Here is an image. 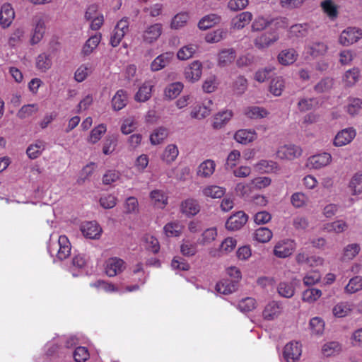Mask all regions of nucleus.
Returning <instances> with one entry per match:
<instances>
[{"instance_id":"nucleus-48","label":"nucleus","mask_w":362,"mask_h":362,"mask_svg":"<svg viewBox=\"0 0 362 362\" xmlns=\"http://www.w3.org/2000/svg\"><path fill=\"white\" fill-rule=\"evenodd\" d=\"M189 16L186 13H178L174 16L171 22V28L179 29L183 27L188 21Z\"/></svg>"},{"instance_id":"nucleus-10","label":"nucleus","mask_w":362,"mask_h":362,"mask_svg":"<svg viewBox=\"0 0 362 362\" xmlns=\"http://www.w3.org/2000/svg\"><path fill=\"white\" fill-rule=\"evenodd\" d=\"M356 136L355 130L352 128L345 129L339 132L334 139V145L342 146L350 143Z\"/></svg>"},{"instance_id":"nucleus-25","label":"nucleus","mask_w":362,"mask_h":362,"mask_svg":"<svg viewBox=\"0 0 362 362\" xmlns=\"http://www.w3.org/2000/svg\"><path fill=\"white\" fill-rule=\"evenodd\" d=\"M324 12L331 18L335 19L338 16L339 6L332 0H325L321 2Z\"/></svg>"},{"instance_id":"nucleus-44","label":"nucleus","mask_w":362,"mask_h":362,"mask_svg":"<svg viewBox=\"0 0 362 362\" xmlns=\"http://www.w3.org/2000/svg\"><path fill=\"white\" fill-rule=\"evenodd\" d=\"M290 33L297 37H305L308 33V25L306 23L293 25L290 28Z\"/></svg>"},{"instance_id":"nucleus-61","label":"nucleus","mask_w":362,"mask_h":362,"mask_svg":"<svg viewBox=\"0 0 362 362\" xmlns=\"http://www.w3.org/2000/svg\"><path fill=\"white\" fill-rule=\"evenodd\" d=\"M180 211L187 217L196 215L199 211V205H180Z\"/></svg>"},{"instance_id":"nucleus-51","label":"nucleus","mask_w":362,"mask_h":362,"mask_svg":"<svg viewBox=\"0 0 362 362\" xmlns=\"http://www.w3.org/2000/svg\"><path fill=\"white\" fill-rule=\"evenodd\" d=\"M210 114V110L206 106L196 105L192 110L190 115L192 118L202 119Z\"/></svg>"},{"instance_id":"nucleus-15","label":"nucleus","mask_w":362,"mask_h":362,"mask_svg":"<svg viewBox=\"0 0 362 362\" xmlns=\"http://www.w3.org/2000/svg\"><path fill=\"white\" fill-rule=\"evenodd\" d=\"M234 139L240 144H247L257 139V134L255 130L240 129L235 132Z\"/></svg>"},{"instance_id":"nucleus-58","label":"nucleus","mask_w":362,"mask_h":362,"mask_svg":"<svg viewBox=\"0 0 362 362\" xmlns=\"http://www.w3.org/2000/svg\"><path fill=\"white\" fill-rule=\"evenodd\" d=\"M217 235L216 228H208L204 230L202 233V238L199 240V243L205 245L214 240Z\"/></svg>"},{"instance_id":"nucleus-56","label":"nucleus","mask_w":362,"mask_h":362,"mask_svg":"<svg viewBox=\"0 0 362 362\" xmlns=\"http://www.w3.org/2000/svg\"><path fill=\"white\" fill-rule=\"evenodd\" d=\"M310 327L315 334H320L324 331L325 323L321 318L315 317L310 320Z\"/></svg>"},{"instance_id":"nucleus-46","label":"nucleus","mask_w":362,"mask_h":362,"mask_svg":"<svg viewBox=\"0 0 362 362\" xmlns=\"http://www.w3.org/2000/svg\"><path fill=\"white\" fill-rule=\"evenodd\" d=\"M360 246L358 244L354 243L348 245L344 250L343 258L344 260L352 259L360 251Z\"/></svg>"},{"instance_id":"nucleus-34","label":"nucleus","mask_w":362,"mask_h":362,"mask_svg":"<svg viewBox=\"0 0 362 362\" xmlns=\"http://www.w3.org/2000/svg\"><path fill=\"white\" fill-rule=\"evenodd\" d=\"M52 66V59L49 55L42 53L40 54L36 59V66L40 71L45 72Z\"/></svg>"},{"instance_id":"nucleus-1","label":"nucleus","mask_w":362,"mask_h":362,"mask_svg":"<svg viewBox=\"0 0 362 362\" xmlns=\"http://www.w3.org/2000/svg\"><path fill=\"white\" fill-rule=\"evenodd\" d=\"M362 37V30L355 27H349L341 33L339 42L343 46H349L358 42Z\"/></svg>"},{"instance_id":"nucleus-5","label":"nucleus","mask_w":362,"mask_h":362,"mask_svg":"<svg viewBox=\"0 0 362 362\" xmlns=\"http://www.w3.org/2000/svg\"><path fill=\"white\" fill-rule=\"evenodd\" d=\"M302 149L295 145H285L280 147L276 151V156L281 159L293 160L299 157Z\"/></svg>"},{"instance_id":"nucleus-55","label":"nucleus","mask_w":362,"mask_h":362,"mask_svg":"<svg viewBox=\"0 0 362 362\" xmlns=\"http://www.w3.org/2000/svg\"><path fill=\"white\" fill-rule=\"evenodd\" d=\"M117 145V137L115 136H108L103 144V152L105 155L110 154L115 150Z\"/></svg>"},{"instance_id":"nucleus-62","label":"nucleus","mask_w":362,"mask_h":362,"mask_svg":"<svg viewBox=\"0 0 362 362\" xmlns=\"http://www.w3.org/2000/svg\"><path fill=\"white\" fill-rule=\"evenodd\" d=\"M237 241L235 238L228 237L222 242L220 247L221 251L230 252L235 247Z\"/></svg>"},{"instance_id":"nucleus-40","label":"nucleus","mask_w":362,"mask_h":362,"mask_svg":"<svg viewBox=\"0 0 362 362\" xmlns=\"http://www.w3.org/2000/svg\"><path fill=\"white\" fill-rule=\"evenodd\" d=\"M322 295L320 289L317 288H308L303 293L302 299L303 301L308 303H313L317 300Z\"/></svg>"},{"instance_id":"nucleus-59","label":"nucleus","mask_w":362,"mask_h":362,"mask_svg":"<svg viewBox=\"0 0 362 362\" xmlns=\"http://www.w3.org/2000/svg\"><path fill=\"white\" fill-rule=\"evenodd\" d=\"M257 168L259 170L264 172L272 171L278 169V165L272 160H262L257 164Z\"/></svg>"},{"instance_id":"nucleus-19","label":"nucleus","mask_w":362,"mask_h":362,"mask_svg":"<svg viewBox=\"0 0 362 362\" xmlns=\"http://www.w3.org/2000/svg\"><path fill=\"white\" fill-rule=\"evenodd\" d=\"M235 57V51L233 49H223L218 54V65L222 67L228 66L233 63Z\"/></svg>"},{"instance_id":"nucleus-16","label":"nucleus","mask_w":362,"mask_h":362,"mask_svg":"<svg viewBox=\"0 0 362 362\" xmlns=\"http://www.w3.org/2000/svg\"><path fill=\"white\" fill-rule=\"evenodd\" d=\"M233 117L231 110H225L217 113L214 117L213 127L219 129L223 127Z\"/></svg>"},{"instance_id":"nucleus-21","label":"nucleus","mask_w":362,"mask_h":362,"mask_svg":"<svg viewBox=\"0 0 362 362\" xmlns=\"http://www.w3.org/2000/svg\"><path fill=\"white\" fill-rule=\"evenodd\" d=\"M297 54L294 49L282 50L278 55L279 62L283 65H289L296 60Z\"/></svg>"},{"instance_id":"nucleus-41","label":"nucleus","mask_w":362,"mask_h":362,"mask_svg":"<svg viewBox=\"0 0 362 362\" xmlns=\"http://www.w3.org/2000/svg\"><path fill=\"white\" fill-rule=\"evenodd\" d=\"M362 289V277L356 276L350 279L349 283L345 287L346 292L354 293Z\"/></svg>"},{"instance_id":"nucleus-22","label":"nucleus","mask_w":362,"mask_h":362,"mask_svg":"<svg viewBox=\"0 0 362 362\" xmlns=\"http://www.w3.org/2000/svg\"><path fill=\"white\" fill-rule=\"evenodd\" d=\"M216 164L212 160H206L202 162L197 171V175L203 177H210L214 172Z\"/></svg>"},{"instance_id":"nucleus-53","label":"nucleus","mask_w":362,"mask_h":362,"mask_svg":"<svg viewBox=\"0 0 362 362\" xmlns=\"http://www.w3.org/2000/svg\"><path fill=\"white\" fill-rule=\"evenodd\" d=\"M89 356L88 349L83 346L77 347L74 352V358L76 362H85Z\"/></svg>"},{"instance_id":"nucleus-52","label":"nucleus","mask_w":362,"mask_h":362,"mask_svg":"<svg viewBox=\"0 0 362 362\" xmlns=\"http://www.w3.org/2000/svg\"><path fill=\"white\" fill-rule=\"evenodd\" d=\"M288 25V19L285 17H269V27H271V29L272 30L285 28H287Z\"/></svg>"},{"instance_id":"nucleus-50","label":"nucleus","mask_w":362,"mask_h":362,"mask_svg":"<svg viewBox=\"0 0 362 362\" xmlns=\"http://www.w3.org/2000/svg\"><path fill=\"white\" fill-rule=\"evenodd\" d=\"M196 51V47L190 45L181 48L177 53V58L180 60H186L192 57Z\"/></svg>"},{"instance_id":"nucleus-2","label":"nucleus","mask_w":362,"mask_h":362,"mask_svg":"<svg viewBox=\"0 0 362 362\" xmlns=\"http://www.w3.org/2000/svg\"><path fill=\"white\" fill-rule=\"evenodd\" d=\"M332 161V156L326 152L316 154L308 158L306 167L313 169H320L327 166Z\"/></svg>"},{"instance_id":"nucleus-23","label":"nucleus","mask_w":362,"mask_h":362,"mask_svg":"<svg viewBox=\"0 0 362 362\" xmlns=\"http://www.w3.org/2000/svg\"><path fill=\"white\" fill-rule=\"evenodd\" d=\"M251 13L245 11L240 13L232 20V25L234 28L242 29L246 24H248L252 20Z\"/></svg>"},{"instance_id":"nucleus-12","label":"nucleus","mask_w":362,"mask_h":362,"mask_svg":"<svg viewBox=\"0 0 362 362\" xmlns=\"http://www.w3.org/2000/svg\"><path fill=\"white\" fill-rule=\"evenodd\" d=\"M15 13L10 4H4L0 11V24L5 28L10 26L13 18Z\"/></svg>"},{"instance_id":"nucleus-7","label":"nucleus","mask_w":362,"mask_h":362,"mask_svg":"<svg viewBox=\"0 0 362 362\" xmlns=\"http://www.w3.org/2000/svg\"><path fill=\"white\" fill-rule=\"evenodd\" d=\"M124 269V262L117 257L108 259L105 262V273L109 276H115Z\"/></svg>"},{"instance_id":"nucleus-32","label":"nucleus","mask_w":362,"mask_h":362,"mask_svg":"<svg viewBox=\"0 0 362 362\" xmlns=\"http://www.w3.org/2000/svg\"><path fill=\"white\" fill-rule=\"evenodd\" d=\"M349 187L354 194L362 192V172L354 174L349 182Z\"/></svg>"},{"instance_id":"nucleus-29","label":"nucleus","mask_w":362,"mask_h":362,"mask_svg":"<svg viewBox=\"0 0 362 362\" xmlns=\"http://www.w3.org/2000/svg\"><path fill=\"white\" fill-rule=\"evenodd\" d=\"M236 284L228 281H220L216 285V291L224 295L232 293L236 290Z\"/></svg>"},{"instance_id":"nucleus-8","label":"nucleus","mask_w":362,"mask_h":362,"mask_svg":"<svg viewBox=\"0 0 362 362\" xmlns=\"http://www.w3.org/2000/svg\"><path fill=\"white\" fill-rule=\"evenodd\" d=\"M279 40V34L275 31L263 33L255 40V45L259 49L268 47Z\"/></svg>"},{"instance_id":"nucleus-63","label":"nucleus","mask_w":362,"mask_h":362,"mask_svg":"<svg viewBox=\"0 0 362 362\" xmlns=\"http://www.w3.org/2000/svg\"><path fill=\"white\" fill-rule=\"evenodd\" d=\"M314 104H317L315 98L301 99L298 103V109L301 112H305L313 108Z\"/></svg>"},{"instance_id":"nucleus-37","label":"nucleus","mask_w":362,"mask_h":362,"mask_svg":"<svg viewBox=\"0 0 362 362\" xmlns=\"http://www.w3.org/2000/svg\"><path fill=\"white\" fill-rule=\"evenodd\" d=\"M272 237V231L265 227H261L255 230V238L259 243H267Z\"/></svg>"},{"instance_id":"nucleus-24","label":"nucleus","mask_w":362,"mask_h":362,"mask_svg":"<svg viewBox=\"0 0 362 362\" xmlns=\"http://www.w3.org/2000/svg\"><path fill=\"white\" fill-rule=\"evenodd\" d=\"M281 313V309L279 303L272 301L269 303L263 311V316L265 320H272Z\"/></svg>"},{"instance_id":"nucleus-57","label":"nucleus","mask_w":362,"mask_h":362,"mask_svg":"<svg viewBox=\"0 0 362 362\" xmlns=\"http://www.w3.org/2000/svg\"><path fill=\"white\" fill-rule=\"evenodd\" d=\"M238 307L243 312H250L255 308L256 300L252 298H246L240 302Z\"/></svg>"},{"instance_id":"nucleus-47","label":"nucleus","mask_w":362,"mask_h":362,"mask_svg":"<svg viewBox=\"0 0 362 362\" xmlns=\"http://www.w3.org/2000/svg\"><path fill=\"white\" fill-rule=\"evenodd\" d=\"M226 35V32L223 30L218 29L211 33H207L205 40L209 43H216L221 41Z\"/></svg>"},{"instance_id":"nucleus-30","label":"nucleus","mask_w":362,"mask_h":362,"mask_svg":"<svg viewBox=\"0 0 362 362\" xmlns=\"http://www.w3.org/2000/svg\"><path fill=\"white\" fill-rule=\"evenodd\" d=\"M168 131L165 127H159L151 134L150 136L151 143L153 145L159 144L168 136Z\"/></svg>"},{"instance_id":"nucleus-35","label":"nucleus","mask_w":362,"mask_h":362,"mask_svg":"<svg viewBox=\"0 0 362 362\" xmlns=\"http://www.w3.org/2000/svg\"><path fill=\"white\" fill-rule=\"evenodd\" d=\"M284 88V79L277 76L273 78L270 82L269 90L270 92L272 93L274 95L279 96L281 94L282 90Z\"/></svg>"},{"instance_id":"nucleus-14","label":"nucleus","mask_w":362,"mask_h":362,"mask_svg":"<svg viewBox=\"0 0 362 362\" xmlns=\"http://www.w3.org/2000/svg\"><path fill=\"white\" fill-rule=\"evenodd\" d=\"M202 64L198 61H194L190 66L185 69V74L187 79L192 82L198 81L202 76Z\"/></svg>"},{"instance_id":"nucleus-13","label":"nucleus","mask_w":362,"mask_h":362,"mask_svg":"<svg viewBox=\"0 0 362 362\" xmlns=\"http://www.w3.org/2000/svg\"><path fill=\"white\" fill-rule=\"evenodd\" d=\"M173 55V52H165L157 57L151 64V70L157 71L168 66Z\"/></svg>"},{"instance_id":"nucleus-43","label":"nucleus","mask_w":362,"mask_h":362,"mask_svg":"<svg viewBox=\"0 0 362 362\" xmlns=\"http://www.w3.org/2000/svg\"><path fill=\"white\" fill-rule=\"evenodd\" d=\"M362 108V100L357 98H349V104L347 105V112L351 115H355L358 113Z\"/></svg>"},{"instance_id":"nucleus-27","label":"nucleus","mask_w":362,"mask_h":362,"mask_svg":"<svg viewBox=\"0 0 362 362\" xmlns=\"http://www.w3.org/2000/svg\"><path fill=\"white\" fill-rule=\"evenodd\" d=\"M203 194L213 199H220L225 194V189L216 185L208 186L203 189Z\"/></svg>"},{"instance_id":"nucleus-4","label":"nucleus","mask_w":362,"mask_h":362,"mask_svg":"<svg viewBox=\"0 0 362 362\" xmlns=\"http://www.w3.org/2000/svg\"><path fill=\"white\" fill-rule=\"evenodd\" d=\"M81 230L86 238L98 239L102 228L96 221H86L81 223Z\"/></svg>"},{"instance_id":"nucleus-11","label":"nucleus","mask_w":362,"mask_h":362,"mask_svg":"<svg viewBox=\"0 0 362 362\" xmlns=\"http://www.w3.org/2000/svg\"><path fill=\"white\" fill-rule=\"evenodd\" d=\"M33 22L35 28L31 37V43L34 45L39 42L42 38L45 31V23L44 19L40 16H35L33 18Z\"/></svg>"},{"instance_id":"nucleus-39","label":"nucleus","mask_w":362,"mask_h":362,"mask_svg":"<svg viewBox=\"0 0 362 362\" xmlns=\"http://www.w3.org/2000/svg\"><path fill=\"white\" fill-rule=\"evenodd\" d=\"M333 78L326 77L314 86V90L318 93H322L330 90L333 86Z\"/></svg>"},{"instance_id":"nucleus-3","label":"nucleus","mask_w":362,"mask_h":362,"mask_svg":"<svg viewBox=\"0 0 362 362\" xmlns=\"http://www.w3.org/2000/svg\"><path fill=\"white\" fill-rule=\"evenodd\" d=\"M247 215L243 211H239L228 218L226 223V228L229 230H238L247 223Z\"/></svg>"},{"instance_id":"nucleus-45","label":"nucleus","mask_w":362,"mask_h":362,"mask_svg":"<svg viewBox=\"0 0 362 362\" xmlns=\"http://www.w3.org/2000/svg\"><path fill=\"white\" fill-rule=\"evenodd\" d=\"M351 310L350 305L346 303H340L336 305L332 310L334 315L337 317H343Z\"/></svg>"},{"instance_id":"nucleus-49","label":"nucleus","mask_w":362,"mask_h":362,"mask_svg":"<svg viewBox=\"0 0 362 362\" xmlns=\"http://www.w3.org/2000/svg\"><path fill=\"white\" fill-rule=\"evenodd\" d=\"M245 115L250 119L263 118L267 115V112L262 107H252L246 110Z\"/></svg>"},{"instance_id":"nucleus-64","label":"nucleus","mask_w":362,"mask_h":362,"mask_svg":"<svg viewBox=\"0 0 362 362\" xmlns=\"http://www.w3.org/2000/svg\"><path fill=\"white\" fill-rule=\"evenodd\" d=\"M37 110V107H36V105H25L21 108L17 115L18 117L23 119L31 115L33 112H36Z\"/></svg>"},{"instance_id":"nucleus-18","label":"nucleus","mask_w":362,"mask_h":362,"mask_svg":"<svg viewBox=\"0 0 362 362\" xmlns=\"http://www.w3.org/2000/svg\"><path fill=\"white\" fill-rule=\"evenodd\" d=\"M221 21V17L215 13H211L204 16L198 23L199 29L205 30L214 25L218 24Z\"/></svg>"},{"instance_id":"nucleus-9","label":"nucleus","mask_w":362,"mask_h":362,"mask_svg":"<svg viewBox=\"0 0 362 362\" xmlns=\"http://www.w3.org/2000/svg\"><path fill=\"white\" fill-rule=\"evenodd\" d=\"M294 250V243L292 240H287L282 243H279L274 247V255L280 258H285L290 256Z\"/></svg>"},{"instance_id":"nucleus-60","label":"nucleus","mask_w":362,"mask_h":362,"mask_svg":"<svg viewBox=\"0 0 362 362\" xmlns=\"http://www.w3.org/2000/svg\"><path fill=\"white\" fill-rule=\"evenodd\" d=\"M106 132V127L104 124H101L98 125L97 127L94 128L91 132L90 136V141L95 144L98 141L103 134Z\"/></svg>"},{"instance_id":"nucleus-31","label":"nucleus","mask_w":362,"mask_h":362,"mask_svg":"<svg viewBox=\"0 0 362 362\" xmlns=\"http://www.w3.org/2000/svg\"><path fill=\"white\" fill-rule=\"evenodd\" d=\"M327 46L323 42H314L308 47V52L313 57L325 54L327 51Z\"/></svg>"},{"instance_id":"nucleus-42","label":"nucleus","mask_w":362,"mask_h":362,"mask_svg":"<svg viewBox=\"0 0 362 362\" xmlns=\"http://www.w3.org/2000/svg\"><path fill=\"white\" fill-rule=\"evenodd\" d=\"M151 85L144 84L136 93L135 100L139 102L148 100L151 98Z\"/></svg>"},{"instance_id":"nucleus-6","label":"nucleus","mask_w":362,"mask_h":362,"mask_svg":"<svg viewBox=\"0 0 362 362\" xmlns=\"http://www.w3.org/2000/svg\"><path fill=\"white\" fill-rule=\"evenodd\" d=\"M301 351V347L298 342H290L285 346L283 355L287 362H296L299 359Z\"/></svg>"},{"instance_id":"nucleus-54","label":"nucleus","mask_w":362,"mask_h":362,"mask_svg":"<svg viewBox=\"0 0 362 362\" xmlns=\"http://www.w3.org/2000/svg\"><path fill=\"white\" fill-rule=\"evenodd\" d=\"M247 88V81L246 78H245L242 76H239L233 83V90L234 91L238 94H243Z\"/></svg>"},{"instance_id":"nucleus-28","label":"nucleus","mask_w":362,"mask_h":362,"mask_svg":"<svg viewBox=\"0 0 362 362\" xmlns=\"http://www.w3.org/2000/svg\"><path fill=\"white\" fill-rule=\"evenodd\" d=\"M127 103V95L123 90H119L112 100V107L115 110H120Z\"/></svg>"},{"instance_id":"nucleus-17","label":"nucleus","mask_w":362,"mask_h":362,"mask_svg":"<svg viewBox=\"0 0 362 362\" xmlns=\"http://www.w3.org/2000/svg\"><path fill=\"white\" fill-rule=\"evenodd\" d=\"M162 26L156 23L149 26L144 34V40L148 43L156 40L161 34Z\"/></svg>"},{"instance_id":"nucleus-36","label":"nucleus","mask_w":362,"mask_h":362,"mask_svg":"<svg viewBox=\"0 0 362 362\" xmlns=\"http://www.w3.org/2000/svg\"><path fill=\"white\" fill-rule=\"evenodd\" d=\"M269 27V17L264 18L262 16H259L255 18L252 24V30L254 32H259Z\"/></svg>"},{"instance_id":"nucleus-26","label":"nucleus","mask_w":362,"mask_h":362,"mask_svg":"<svg viewBox=\"0 0 362 362\" xmlns=\"http://www.w3.org/2000/svg\"><path fill=\"white\" fill-rule=\"evenodd\" d=\"M183 88V85L180 82H176L168 86L164 90L165 97L168 100L175 98Z\"/></svg>"},{"instance_id":"nucleus-38","label":"nucleus","mask_w":362,"mask_h":362,"mask_svg":"<svg viewBox=\"0 0 362 362\" xmlns=\"http://www.w3.org/2000/svg\"><path fill=\"white\" fill-rule=\"evenodd\" d=\"M278 293L285 298H291L295 293L293 285L291 283L281 282L278 286Z\"/></svg>"},{"instance_id":"nucleus-20","label":"nucleus","mask_w":362,"mask_h":362,"mask_svg":"<svg viewBox=\"0 0 362 362\" xmlns=\"http://www.w3.org/2000/svg\"><path fill=\"white\" fill-rule=\"evenodd\" d=\"M58 243L59 249L57 253L58 259L63 260L67 258L71 252V246L68 238L64 235H61L59 238Z\"/></svg>"},{"instance_id":"nucleus-33","label":"nucleus","mask_w":362,"mask_h":362,"mask_svg":"<svg viewBox=\"0 0 362 362\" xmlns=\"http://www.w3.org/2000/svg\"><path fill=\"white\" fill-rule=\"evenodd\" d=\"M177 155V147L174 144H170L165 148L162 158L167 163H170L175 160Z\"/></svg>"}]
</instances>
